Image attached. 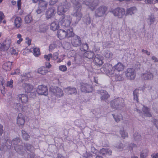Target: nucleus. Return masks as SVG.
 <instances>
[{
	"instance_id": "obj_48",
	"label": "nucleus",
	"mask_w": 158,
	"mask_h": 158,
	"mask_svg": "<svg viewBox=\"0 0 158 158\" xmlns=\"http://www.w3.org/2000/svg\"><path fill=\"white\" fill-rule=\"evenodd\" d=\"M12 141L13 143V146H15L19 145L18 144L20 142V139L19 137H17L13 139Z\"/></svg>"
},
{
	"instance_id": "obj_25",
	"label": "nucleus",
	"mask_w": 158,
	"mask_h": 158,
	"mask_svg": "<svg viewBox=\"0 0 158 158\" xmlns=\"http://www.w3.org/2000/svg\"><path fill=\"white\" fill-rule=\"evenodd\" d=\"M22 86L25 88L26 92L27 93L31 91L33 88L32 85L27 83L23 84Z\"/></svg>"
},
{
	"instance_id": "obj_12",
	"label": "nucleus",
	"mask_w": 158,
	"mask_h": 158,
	"mask_svg": "<svg viewBox=\"0 0 158 158\" xmlns=\"http://www.w3.org/2000/svg\"><path fill=\"white\" fill-rule=\"evenodd\" d=\"M36 92H37L39 95L47 96L48 94V87L43 85H39Z\"/></svg>"
},
{
	"instance_id": "obj_20",
	"label": "nucleus",
	"mask_w": 158,
	"mask_h": 158,
	"mask_svg": "<svg viewBox=\"0 0 158 158\" xmlns=\"http://www.w3.org/2000/svg\"><path fill=\"white\" fill-rule=\"evenodd\" d=\"M14 149L20 155H23L25 152V150L23 149V147L21 145H17L14 146Z\"/></svg>"
},
{
	"instance_id": "obj_55",
	"label": "nucleus",
	"mask_w": 158,
	"mask_h": 158,
	"mask_svg": "<svg viewBox=\"0 0 158 158\" xmlns=\"http://www.w3.org/2000/svg\"><path fill=\"white\" fill-rule=\"evenodd\" d=\"M57 45L55 43H53L52 44H51L49 46V50L50 51H52L55 48H56Z\"/></svg>"
},
{
	"instance_id": "obj_61",
	"label": "nucleus",
	"mask_w": 158,
	"mask_h": 158,
	"mask_svg": "<svg viewBox=\"0 0 158 158\" xmlns=\"http://www.w3.org/2000/svg\"><path fill=\"white\" fill-rule=\"evenodd\" d=\"M28 93H29V96L30 98H34L35 97L36 92H35V91H34V92H32L31 91L30 92H29Z\"/></svg>"
},
{
	"instance_id": "obj_56",
	"label": "nucleus",
	"mask_w": 158,
	"mask_h": 158,
	"mask_svg": "<svg viewBox=\"0 0 158 158\" xmlns=\"http://www.w3.org/2000/svg\"><path fill=\"white\" fill-rule=\"evenodd\" d=\"M13 81L12 80H10V81H8L7 82L6 85L7 87H9L11 88H12L13 87Z\"/></svg>"
},
{
	"instance_id": "obj_42",
	"label": "nucleus",
	"mask_w": 158,
	"mask_h": 158,
	"mask_svg": "<svg viewBox=\"0 0 158 158\" xmlns=\"http://www.w3.org/2000/svg\"><path fill=\"white\" fill-rule=\"evenodd\" d=\"M148 151L147 149L143 150L140 153V158H145L148 155Z\"/></svg>"
},
{
	"instance_id": "obj_32",
	"label": "nucleus",
	"mask_w": 158,
	"mask_h": 158,
	"mask_svg": "<svg viewBox=\"0 0 158 158\" xmlns=\"http://www.w3.org/2000/svg\"><path fill=\"white\" fill-rule=\"evenodd\" d=\"M22 19L20 17H17L15 19L14 21V24L17 28L20 27L21 25Z\"/></svg>"
},
{
	"instance_id": "obj_6",
	"label": "nucleus",
	"mask_w": 158,
	"mask_h": 158,
	"mask_svg": "<svg viewBox=\"0 0 158 158\" xmlns=\"http://www.w3.org/2000/svg\"><path fill=\"white\" fill-rule=\"evenodd\" d=\"M102 70L105 73L111 75L114 74V66L110 64H105L102 68H101V71Z\"/></svg>"
},
{
	"instance_id": "obj_33",
	"label": "nucleus",
	"mask_w": 158,
	"mask_h": 158,
	"mask_svg": "<svg viewBox=\"0 0 158 158\" xmlns=\"http://www.w3.org/2000/svg\"><path fill=\"white\" fill-rule=\"evenodd\" d=\"M12 63V62L10 61L6 62L3 64L2 67L6 70L9 71L11 69Z\"/></svg>"
},
{
	"instance_id": "obj_29",
	"label": "nucleus",
	"mask_w": 158,
	"mask_h": 158,
	"mask_svg": "<svg viewBox=\"0 0 158 158\" xmlns=\"http://www.w3.org/2000/svg\"><path fill=\"white\" fill-rule=\"evenodd\" d=\"M47 3L43 0H40L39 2V8L42 10H45L47 8Z\"/></svg>"
},
{
	"instance_id": "obj_47",
	"label": "nucleus",
	"mask_w": 158,
	"mask_h": 158,
	"mask_svg": "<svg viewBox=\"0 0 158 158\" xmlns=\"http://www.w3.org/2000/svg\"><path fill=\"white\" fill-rule=\"evenodd\" d=\"M13 106L15 107L17 110H22L23 106L20 103H14Z\"/></svg>"
},
{
	"instance_id": "obj_36",
	"label": "nucleus",
	"mask_w": 158,
	"mask_h": 158,
	"mask_svg": "<svg viewBox=\"0 0 158 158\" xmlns=\"http://www.w3.org/2000/svg\"><path fill=\"white\" fill-rule=\"evenodd\" d=\"M59 24L56 21L52 22L50 25V29L53 31L58 30L59 28Z\"/></svg>"
},
{
	"instance_id": "obj_50",
	"label": "nucleus",
	"mask_w": 158,
	"mask_h": 158,
	"mask_svg": "<svg viewBox=\"0 0 158 158\" xmlns=\"http://www.w3.org/2000/svg\"><path fill=\"white\" fill-rule=\"evenodd\" d=\"M105 56L108 58H110L112 56V53L109 51L107 50L104 53Z\"/></svg>"
},
{
	"instance_id": "obj_45",
	"label": "nucleus",
	"mask_w": 158,
	"mask_h": 158,
	"mask_svg": "<svg viewBox=\"0 0 158 158\" xmlns=\"http://www.w3.org/2000/svg\"><path fill=\"white\" fill-rule=\"evenodd\" d=\"M24 19L25 23H29L32 20V17L30 15H28L25 16Z\"/></svg>"
},
{
	"instance_id": "obj_39",
	"label": "nucleus",
	"mask_w": 158,
	"mask_h": 158,
	"mask_svg": "<svg viewBox=\"0 0 158 158\" xmlns=\"http://www.w3.org/2000/svg\"><path fill=\"white\" fill-rule=\"evenodd\" d=\"M89 48L88 44L86 43H83L80 47V50L81 51L85 52L87 51Z\"/></svg>"
},
{
	"instance_id": "obj_37",
	"label": "nucleus",
	"mask_w": 158,
	"mask_h": 158,
	"mask_svg": "<svg viewBox=\"0 0 158 158\" xmlns=\"http://www.w3.org/2000/svg\"><path fill=\"white\" fill-rule=\"evenodd\" d=\"M84 55L85 57L90 59H92L94 57V53L93 52L91 51H88L85 52Z\"/></svg>"
},
{
	"instance_id": "obj_11",
	"label": "nucleus",
	"mask_w": 158,
	"mask_h": 158,
	"mask_svg": "<svg viewBox=\"0 0 158 158\" xmlns=\"http://www.w3.org/2000/svg\"><path fill=\"white\" fill-rule=\"evenodd\" d=\"M107 10V8L106 6H100L96 10L95 15L98 17L102 16L105 14Z\"/></svg>"
},
{
	"instance_id": "obj_53",
	"label": "nucleus",
	"mask_w": 158,
	"mask_h": 158,
	"mask_svg": "<svg viewBox=\"0 0 158 158\" xmlns=\"http://www.w3.org/2000/svg\"><path fill=\"white\" fill-rule=\"evenodd\" d=\"M1 140L0 141V150L1 151H5L6 149V145L5 143H1Z\"/></svg>"
},
{
	"instance_id": "obj_8",
	"label": "nucleus",
	"mask_w": 158,
	"mask_h": 158,
	"mask_svg": "<svg viewBox=\"0 0 158 158\" xmlns=\"http://www.w3.org/2000/svg\"><path fill=\"white\" fill-rule=\"evenodd\" d=\"M11 43L10 39H6L2 43H0V51H6L9 48Z\"/></svg>"
},
{
	"instance_id": "obj_52",
	"label": "nucleus",
	"mask_w": 158,
	"mask_h": 158,
	"mask_svg": "<svg viewBox=\"0 0 158 158\" xmlns=\"http://www.w3.org/2000/svg\"><path fill=\"white\" fill-rule=\"evenodd\" d=\"M22 133L23 139L26 140H27L30 137L29 135L24 131H22Z\"/></svg>"
},
{
	"instance_id": "obj_22",
	"label": "nucleus",
	"mask_w": 158,
	"mask_h": 158,
	"mask_svg": "<svg viewBox=\"0 0 158 158\" xmlns=\"http://www.w3.org/2000/svg\"><path fill=\"white\" fill-rule=\"evenodd\" d=\"M25 122V118L23 115L21 113H19L17 117V123L22 126L24 124Z\"/></svg>"
},
{
	"instance_id": "obj_62",
	"label": "nucleus",
	"mask_w": 158,
	"mask_h": 158,
	"mask_svg": "<svg viewBox=\"0 0 158 158\" xmlns=\"http://www.w3.org/2000/svg\"><path fill=\"white\" fill-rule=\"evenodd\" d=\"M72 2L74 5V8L75 9H76V8L77 7V5L79 4L81 5V4L79 3V2L77 1H76V0H72Z\"/></svg>"
},
{
	"instance_id": "obj_34",
	"label": "nucleus",
	"mask_w": 158,
	"mask_h": 158,
	"mask_svg": "<svg viewBox=\"0 0 158 158\" xmlns=\"http://www.w3.org/2000/svg\"><path fill=\"white\" fill-rule=\"evenodd\" d=\"M48 72V70L44 67H41L38 69L37 72L38 73L42 75H44Z\"/></svg>"
},
{
	"instance_id": "obj_46",
	"label": "nucleus",
	"mask_w": 158,
	"mask_h": 158,
	"mask_svg": "<svg viewBox=\"0 0 158 158\" xmlns=\"http://www.w3.org/2000/svg\"><path fill=\"white\" fill-rule=\"evenodd\" d=\"M82 155L83 157L85 158H88V157L90 158L93 157L91 153H88L86 151H85L83 153H82Z\"/></svg>"
},
{
	"instance_id": "obj_41",
	"label": "nucleus",
	"mask_w": 158,
	"mask_h": 158,
	"mask_svg": "<svg viewBox=\"0 0 158 158\" xmlns=\"http://www.w3.org/2000/svg\"><path fill=\"white\" fill-rule=\"evenodd\" d=\"M148 20H149L150 23H148L150 26H151L152 24L155 21V18L154 15L151 14V15L148 16Z\"/></svg>"
},
{
	"instance_id": "obj_13",
	"label": "nucleus",
	"mask_w": 158,
	"mask_h": 158,
	"mask_svg": "<svg viewBox=\"0 0 158 158\" xmlns=\"http://www.w3.org/2000/svg\"><path fill=\"white\" fill-rule=\"evenodd\" d=\"M80 89L81 92L85 93L92 92L93 90L92 86L91 85L84 83L81 84Z\"/></svg>"
},
{
	"instance_id": "obj_43",
	"label": "nucleus",
	"mask_w": 158,
	"mask_h": 158,
	"mask_svg": "<svg viewBox=\"0 0 158 158\" xmlns=\"http://www.w3.org/2000/svg\"><path fill=\"white\" fill-rule=\"evenodd\" d=\"M83 20L87 25L90 24L91 22V20L89 16L84 17L83 18Z\"/></svg>"
},
{
	"instance_id": "obj_35",
	"label": "nucleus",
	"mask_w": 158,
	"mask_h": 158,
	"mask_svg": "<svg viewBox=\"0 0 158 158\" xmlns=\"http://www.w3.org/2000/svg\"><path fill=\"white\" fill-rule=\"evenodd\" d=\"M139 89H135L133 91V99L136 102H139L138 95H139Z\"/></svg>"
},
{
	"instance_id": "obj_5",
	"label": "nucleus",
	"mask_w": 158,
	"mask_h": 158,
	"mask_svg": "<svg viewBox=\"0 0 158 158\" xmlns=\"http://www.w3.org/2000/svg\"><path fill=\"white\" fill-rule=\"evenodd\" d=\"M69 5L66 3H61L57 8V13L59 15H63L69 9Z\"/></svg>"
},
{
	"instance_id": "obj_38",
	"label": "nucleus",
	"mask_w": 158,
	"mask_h": 158,
	"mask_svg": "<svg viewBox=\"0 0 158 158\" xmlns=\"http://www.w3.org/2000/svg\"><path fill=\"white\" fill-rule=\"evenodd\" d=\"M48 29L47 25L43 24L39 26V32H45Z\"/></svg>"
},
{
	"instance_id": "obj_63",
	"label": "nucleus",
	"mask_w": 158,
	"mask_h": 158,
	"mask_svg": "<svg viewBox=\"0 0 158 158\" xmlns=\"http://www.w3.org/2000/svg\"><path fill=\"white\" fill-rule=\"evenodd\" d=\"M153 122L154 125L158 129V119H154L153 120Z\"/></svg>"
},
{
	"instance_id": "obj_3",
	"label": "nucleus",
	"mask_w": 158,
	"mask_h": 158,
	"mask_svg": "<svg viewBox=\"0 0 158 158\" xmlns=\"http://www.w3.org/2000/svg\"><path fill=\"white\" fill-rule=\"evenodd\" d=\"M110 105L113 109L116 110L122 109L125 105L124 100L122 98H116L111 101Z\"/></svg>"
},
{
	"instance_id": "obj_21",
	"label": "nucleus",
	"mask_w": 158,
	"mask_h": 158,
	"mask_svg": "<svg viewBox=\"0 0 158 158\" xmlns=\"http://www.w3.org/2000/svg\"><path fill=\"white\" fill-rule=\"evenodd\" d=\"M64 91L68 94H77V91L76 89L74 87H70L65 88Z\"/></svg>"
},
{
	"instance_id": "obj_23",
	"label": "nucleus",
	"mask_w": 158,
	"mask_h": 158,
	"mask_svg": "<svg viewBox=\"0 0 158 158\" xmlns=\"http://www.w3.org/2000/svg\"><path fill=\"white\" fill-rule=\"evenodd\" d=\"M99 92L100 94L102 95V96L101 97L102 100L106 101L110 97L109 95L105 90H101Z\"/></svg>"
},
{
	"instance_id": "obj_19",
	"label": "nucleus",
	"mask_w": 158,
	"mask_h": 158,
	"mask_svg": "<svg viewBox=\"0 0 158 158\" xmlns=\"http://www.w3.org/2000/svg\"><path fill=\"white\" fill-rule=\"evenodd\" d=\"M93 61L96 65L99 66H101L103 63L102 58L98 55L95 56Z\"/></svg>"
},
{
	"instance_id": "obj_28",
	"label": "nucleus",
	"mask_w": 158,
	"mask_h": 158,
	"mask_svg": "<svg viewBox=\"0 0 158 158\" xmlns=\"http://www.w3.org/2000/svg\"><path fill=\"white\" fill-rule=\"evenodd\" d=\"M124 68V65L120 62H118L117 64L114 66V71L115 69L118 71H122L123 70Z\"/></svg>"
},
{
	"instance_id": "obj_40",
	"label": "nucleus",
	"mask_w": 158,
	"mask_h": 158,
	"mask_svg": "<svg viewBox=\"0 0 158 158\" xmlns=\"http://www.w3.org/2000/svg\"><path fill=\"white\" fill-rule=\"evenodd\" d=\"M4 142L5 143L6 146V148L7 149H10L11 147V145L13 144L12 141L10 140L7 139L6 140V139L4 140Z\"/></svg>"
},
{
	"instance_id": "obj_15",
	"label": "nucleus",
	"mask_w": 158,
	"mask_h": 158,
	"mask_svg": "<svg viewBox=\"0 0 158 158\" xmlns=\"http://www.w3.org/2000/svg\"><path fill=\"white\" fill-rule=\"evenodd\" d=\"M25 148L27 151L30 152V153L28 154V158H35V155L33 152L34 148L33 146L29 143H24Z\"/></svg>"
},
{
	"instance_id": "obj_14",
	"label": "nucleus",
	"mask_w": 158,
	"mask_h": 158,
	"mask_svg": "<svg viewBox=\"0 0 158 158\" xmlns=\"http://www.w3.org/2000/svg\"><path fill=\"white\" fill-rule=\"evenodd\" d=\"M50 90L54 95L57 97H60L63 94V91L60 88L56 87H51Z\"/></svg>"
},
{
	"instance_id": "obj_30",
	"label": "nucleus",
	"mask_w": 158,
	"mask_h": 158,
	"mask_svg": "<svg viewBox=\"0 0 158 158\" xmlns=\"http://www.w3.org/2000/svg\"><path fill=\"white\" fill-rule=\"evenodd\" d=\"M106 149L102 148L100 149L99 152L98 151V153L96 154V158L98 157L99 158H103V156H106Z\"/></svg>"
},
{
	"instance_id": "obj_58",
	"label": "nucleus",
	"mask_w": 158,
	"mask_h": 158,
	"mask_svg": "<svg viewBox=\"0 0 158 158\" xmlns=\"http://www.w3.org/2000/svg\"><path fill=\"white\" fill-rule=\"evenodd\" d=\"M112 115L116 122L118 123L120 121L121 118L119 115L115 116V114H112Z\"/></svg>"
},
{
	"instance_id": "obj_44",
	"label": "nucleus",
	"mask_w": 158,
	"mask_h": 158,
	"mask_svg": "<svg viewBox=\"0 0 158 158\" xmlns=\"http://www.w3.org/2000/svg\"><path fill=\"white\" fill-rule=\"evenodd\" d=\"M133 138L136 141H139L141 139V135L138 133H135L133 135Z\"/></svg>"
},
{
	"instance_id": "obj_16",
	"label": "nucleus",
	"mask_w": 158,
	"mask_h": 158,
	"mask_svg": "<svg viewBox=\"0 0 158 158\" xmlns=\"http://www.w3.org/2000/svg\"><path fill=\"white\" fill-rule=\"evenodd\" d=\"M127 78L130 80H133L135 76V69L132 68H127L125 72Z\"/></svg>"
},
{
	"instance_id": "obj_26",
	"label": "nucleus",
	"mask_w": 158,
	"mask_h": 158,
	"mask_svg": "<svg viewBox=\"0 0 158 158\" xmlns=\"http://www.w3.org/2000/svg\"><path fill=\"white\" fill-rule=\"evenodd\" d=\"M153 74L150 72H148L146 73L143 74V77L145 80H152L153 79Z\"/></svg>"
},
{
	"instance_id": "obj_17",
	"label": "nucleus",
	"mask_w": 158,
	"mask_h": 158,
	"mask_svg": "<svg viewBox=\"0 0 158 158\" xmlns=\"http://www.w3.org/2000/svg\"><path fill=\"white\" fill-rule=\"evenodd\" d=\"M72 37L73 38L71 40V43L73 46L77 47L81 45V39L79 36L74 35Z\"/></svg>"
},
{
	"instance_id": "obj_27",
	"label": "nucleus",
	"mask_w": 158,
	"mask_h": 158,
	"mask_svg": "<svg viewBox=\"0 0 158 158\" xmlns=\"http://www.w3.org/2000/svg\"><path fill=\"white\" fill-rule=\"evenodd\" d=\"M142 110L143 112L144 116L148 117L152 116V114L150 112V110L148 107L143 106Z\"/></svg>"
},
{
	"instance_id": "obj_4",
	"label": "nucleus",
	"mask_w": 158,
	"mask_h": 158,
	"mask_svg": "<svg viewBox=\"0 0 158 158\" xmlns=\"http://www.w3.org/2000/svg\"><path fill=\"white\" fill-rule=\"evenodd\" d=\"M60 24L63 27H68L69 26L71 23L72 18L69 15H63L60 18Z\"/></svg>"
},
{
	"instance_id": "obj_24",
	"label": "nucleus",
	"mask_w": 158,
	"mask_h": 158,
	"mask_svg": "<svg viewBox=\"0 0 158 158\" xmlns=\"http://www.w3.org/2000/svg\"><path fill=\"white\" fill-rule=\"evenodd\" d=\"M137 11V9L135 7H131L127 9L125 15H131L133 14H134Z\"/></svg>"
},
{
	"instance_id": "obj_49",
	"label": "nucleus",
	"mask_w": 158,
	"mask_h": 158,
	"mask_svg": "<svg viewBox=\"0 0 158 158\" xmlns=\"http://www.w3.org/2000/svg\"><path fill=\"white\" fill-rule=\"evenodd\" d=\"M124 146L125 145L124 144H123L121 142H119L115 145V147L116 148L118 149H123Z\"/></svg>"
},
{
	"instance_id": "obj_64",
	"label": "nucleus",
	"mask_w": 158,
	"mask_h": 158,
	"mask_svg": "<svg viewBox=\"0 0 158 158\" xmlns=\"http://www.w3.org/2000/svg\"><path fill=\"white\" fill-rule=\"evenodd\" d=\"M20 73V70L19 69H16L14 72H13L11 73V74L12 75H19Z\"/></svg>"
},
{
	"instance_id": "obj_1",
	"label": "nucleus",
	"mask_w": 158,
	"mask_h": 158,
	"mask_svg": "<svg viewBox=\"0 0 158 158\" xmlns=\"http://www.w3.org/2000/svg\"><path fill=\"white\" fill-rule=\"evenodd\" d=\"M58 37L62 40L65 38H69L74 36V33L73 32L72 28L68 29H59L57 33Z\"/></svg>"
},
{
	"instance_id": "obj_18",
	"label": "nucleus",
	"mask_w": 158,
	"mask_h": 158,
	"mask_svg": "<svg viewBox=\"0 0 158 158\" xmlns=\"http://www.w3.org/2000/svg\"><path fill=\"white\" fill-rule=\"evenodd\" d=\"M19 101H21L22 103H26L28 101L27 95L26 94H19L17 97Z\"/></svg>"
},
{
	"instance_id": "obj_54",
	"label": "nucleus",
	"mask_w": 158,
	"mask_h": 158,
	"mask_svg": "<svg viewBox=\"0 0 158 158\" xmlns=\"http://www.w3.org/2000/svg\"><path fill=\"white\" fill-rule=\"evenodd\" d=\"M120 133L121 135V137L125 139V138L127 136V134L126 132L124 130L120 131Z\"/></svg>"
},
{
	"instance_id": "obj_51",
	"label": "nucleus",
	"mask_w": 158,
	"mask_h": 158,
	"mask_svg": "<svg viewBox=\"0 0 158 158\" xmlns=\"http://www.w3.org/2000/svg\"><path fill=\"white\" fill-rule=\"evenodd\" d=\"M34 54L36 56H37L40 55V50L39 48H35L33 49Z\"/></svg>"
},
{
	"instance_id": "obj_7",
	"label": "nucleus",
	"mask_w": 158,
	"mask_h": 158,
	"mask_svg": "<svg viewBox=\"0 0 158 158\" xmlns=\"http://www.w3.org/2000/svg\"><path fill=\"white\" fill-rule=\"evenodd\" d=\"M112 12L115 16L122 18L125 14V10L123 8L118 7L113 10Z\"/></svg>"
},
{
	"instance_id": "obj_2",
	"label": "nucleus",
	"mask_w": 158,
	"mask_h": 158,
	"mask_svg": "<svg viewBox=\"0 0 158 158\" xmlns=\"http://www.w3.org/2000/svg\"><path fill=\"white\" fill-rule=\"evenodd\" d=\"M77 6L76 9H75V12L72 14L73 16V25L74 26L78 23L82 16V15L81 12V5L78 4Z\"/></svg>"
},
{
	"instance_id": "obj_57",
	"label": "nucleus",
	"mask_w": 158,
	"mask_h": 158,
	"mask_svg": "<svg viewBox=\"0 0 158 158\" xmlns=\"http://www.w3.org/2000/svg\"><path fill=\"white\" fill-rule=\"evenodd\" d=\"M136 145L134 144L133 143H131L129 144L128 146V149L130 150H132L133 148L136 147Z\"/></svg>"
},
{
	"instance_id": "obj_31",
	"label": "nucleus",
	"mask_w": 158,
	"mask_h": 158,
	"mask_svg": "<svg viewBox=\"0 0 158 158\" xmlns=\"http://www.w3.org/2000/svg\"><path fill=\"white\" fill-rule=\"evenodd\" d=\"M112 79L115 81H121L123 79V78L122 77L121 74H114L113 75H111Z\"/></svg>"
},
{
	"instance_id": "obj_60",
	"label": "nucleus",
	"mask_w": 158,
	"mask_h": 158,
	"mask_svg": "<svg viewBox=\"0 0 158 158\" xmlns=\"http://www.w3.org/2000/svg\"><path fill=\"white\" fill-rule=\"evenodd\" d=\"M52 57V55L51 54H49L48 55H45L44 56V58L46 59V60L49 61L51 58Z\"/></svg>"
},
{
	"instance_id": "obj_9",
	"label": "nucleus",
	"mask_w": 158,
	"mask_h": 158,
	"mask_svg": "<svg viewBox=\"0 0 158 158\" xmlns=\"http://www.w3.org/2000/svg\"><path fill=\"white\" fill-rule=\"evenodd\" d=\"M84 4L88 6L92 10L95 9L96 6L98 5L99 2L98 0H85L84 2Z\"/></svg>"
},
{
	"instance_id": "obj_59",
	"label": "nucleus",
	"mask_w": 158,
	"mask_h": 158,
	"mask_svg": "<svg viewBox=\"0 0 158 158\" xmlns=\"http://www.w3.org/2000/svg\"><path fill=\"white\" fill-rule=\"evenodd\" d=\"M59 69L61 71L65 72L67 70V68L65 65H61L59 67Z\"/></svg>"
},
{
	"instance_id": "obj_10",
	"label": "nucleus",
	"mask_w": 158,
	"mask_h": 158,
	"mask_svg": "<svg viewBox=\"0 0 158 158\" xmlns=\"http://www.w3.org/2000/svg\"><path fill=\"white\" fill-rule=\"evenodd\" d=\"M56 14V9L54 7L49 8L45 12V18L47 20L51 19Z\"/></svg>"
}]
</instances>
